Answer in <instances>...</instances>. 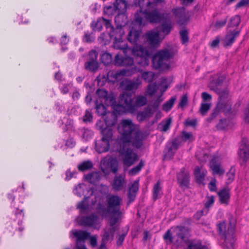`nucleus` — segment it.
Returning <instances> with one entry per match:
<instances>
[{
  "label": "nucleus",
  "mask_w": 249,
  "mask_h": 249,
  "mask_svg": "<svg viewBox=\"0 0 249 249\" xmlns=\"http://www.w3.org/2000/svg\"><path fill=\"white\" fill-rule=\"evenodd\" d=\"M172 122V119L169 118L165 121H162L159 124L160 126V129L161 131L166 132L170 127Z\"/></svg>",
  "instance_id": "obj_45"
},
{
  "label": "nucleus",
  "mask_w": 249,
  "mask_h": 249,
  "mask_svg": "<svg viewBox=\"0 0 249 249\" xmlns=\"http://www.w3.org/2000/svg\"><path fill=\"white\" fill-rule=\"evenodd\" d=\"M172 11L178 24L182 25L186 23L187 19L184 8H177L173 9Z\"/></svg>",
  "instance_id": "obj_19"
},
{
  "label": "nucleus",
  "mask_w": 249,
  "mask_h": 249,
  "mask_svg": "<svg viewBox=\"0 0 249 249\" xmlns=\"http://www.w3.org/2000/svg\"><path fill=\"white\" fill-rule=\"evenodd\" d=\"M79 131L81 133L82 138L86 140L91 138L93 134V132L91 130L85 127L81 128L79 129Z\"/></svg>",
  "instance_id": "obj_44"
},
{
  "label": "nucleus",
  "mask_w": 249,
  "mask_h": 249,
  "mask_svg": "<svg viewBox=\"0 0 249 249\" xmlns=\"http://www.w3.org/2000/svg\"><path fill=\"white\" fill-rule=\"evenodd\" d=\"M229 227L227 229L225 221L221 222L216 225L217 231L221 239H224L223 248L224 249H233L234 243V228L236 221L232 216L229 218Z\"/></svg>",
  "instance_id": "obj_3"
},
{
  "label": "nucleus",
  "mask_w": 249,
  "mask_h": 249,
  "mask_svg": "<svg viewBox=\"0 0 249 249\" xmlns=\"http://www.w3.org/2000/svg\"><path fill=\"white\" fill-rule=\"evenodd\" d=\"M181 139L184 142L187 141H193L194 140L193 134L191 132H187L185 131L182 132Z\"/></svg>",
  "instance_id": "obj_57"
},
{
  "label": "nucleus",
  "mask_w": 249,
  "mask_h": 249,
  "mask_svg": "<svg viewBox=\"0 0 249 249\" xmlns=\"http://www.w3.org/2000/svg\"><path fill=\"white\" fill-rule=\"evenodd\" d=\"M126 180L124 174L115 176L111 182L112 189L115 191L122 190L125 186Z\"/></svg>",
  "instance_id": "obj_17"
},
{
  "label": "nucleus",
  "mask_w": 249,
  "mask_h": 249,
  "mask_svg": "<svg viewBox=\"0 0 249 249\" xmlns=\"http://www.w3.org/2000/svg\"><path fill=\"white\" fill-rule=\"evenodd\" d=\"M96 109L99 115L105 116L107 113L106 107L103 104H96Z\"/></svg>",
  "instance_id": "obj_55"
},
{
  "label": "nucleus",
  "mask_w": 249,
  "mask_h": 249,
  "mask_svg": "<svg viewBox=\"0 0 249 249\" xmlns=\"http://www.w3.org/2000/svg\"><path fill=\"white\" fill-rule=\"evenodd\" d=\"M105 116L104 120L106 126L111 127L116 124L117 116L114 112H108Z\"/></svg>",
  "instance_id": "obj_30"
},
{
  "label": "nucleus",
  "mask_w": 249,
  "mask_h": 249,
  "mask_svg": "<svg viewBox=\"0 0 249 249\" xmlns=\"http://www.w3.org/2000/svg\"><path fill=\"white\" fill-rule=\"evenodd\" d=\"M173 52L168 49L158 51L152 57V65L155 70H165L170 68V60L173 58Z\"/></svg>",
  "instance_id": "obj_4"
},
{
  "label": "nucleus",
  "mask_w": 249,
  "mask_h": 249,
  "mask_svg": "<svg viewBox=\"0 0 249 249\" xmlns=\"http://www.w3.org/2000/svg\"><path fill=\"white\" fill-rule=\"evenodd\" d=\"M98 219V217L94 214H91L89 216L82 217L79 220V224L85 227H91L94 225Z\"/></svg>",
  "instance_id": "obj_20"
},
{
  "label": "nucleus",
  "mask_w": 249,
  "mask_h": 249,
  "mask_svg": "<svg viewBox=\"0 0 249 249\" xmlns=\"http://www.w3.org/2000/svg\"><path fill=\"white\" fill-rule=\"evenodd\" d=\"M142 16L146 21L152 23H160L169 18L168 14L160 13L155 6H152L151 8L145 9Z\"/></svg>",
  "instance_id": "obj_7"
},
{
  "label": "nucleus",
  "mask_w": 249,
  "mask_h": 249,
  "mask_svg": "<svg viewBox=\"0 0 249 249\" xmlns=\"http://www.w3.org/2000/svg\"><path fill=\"white\" fill-rule=\"evenodd\" d=\"M93 164L90 160H88L82 162L78 164L77 168L80 172H85L86 171L92 169Z\"/></svg>",
  "instance_id": "obj_38"
},
{
  "label": "nucleus",
  "mask_w": 249,
  "mask_h": 249,
  "mask_svg": "<svg viewBox=\"0 0 249 249\" xmlns=\"http://www.w3.org/2000/svg\"><path fill=\"white\" fill-rule=\"evenodd\" d=\"M133 63L134 60L132 58L128 56L124 57L122 66H131L133 65Z\"/></svg>",
  "instance_id": "obj_63"
},
{
  "label": "nucleus",
  "mask_w": 249,
  "mask_h": 249,
  "mask_svg": "<svg viewBox=\"0 0 249 249\" xmlns=\"http://www.w3.org/2000/svg\"><path fill=\"white\" fill-rule=\"evenodd\" d=\"M240 23V17L238 15L231 18L229 23L228 24V28L237 27Z\"/></svg>",
  "instance_id": "obj_46"
},
{
  "label": "nucleus",
  "mask_w": 249,
  "mask_h": 249,
  "mask_svg": "<svg viewBox=\"0 0 249 249\" xmlns=\"http://www.w3.org/2000/svg\"><path fill=\"white\" fill-rule=\"evenodd\" d=\"M107 143L106 142H105L104 141L102 140V139H101L98 143H96L95 144V148H96V150L97 151L98 153H104V152H107L109 148V142H108V147H107V149L104 151H100V148H104V147L105 146V144Z\"/></svg>",
  "instance_id": "obj_51"
},
{
  "label": "nucleus",
  "mask_w": 249,
  "mask_h": 249,
  "mask_svg": "<svg viewBox=\"0 0 249 249\" xmlns=\"http://www.w3.org/2000/svg\"><path fill=\"white\" fill-rule=\"evenodd\" d=\"M155 76V73L152 71H145L142 73V77L147 82H151Z\"/></svg>",
  "instance_id": "obj_49"
},
{
  "label": "nucleus",
  "mask_w": 249,
  "mask_h": 249,
  "mask_svg": "<svg viewBox=\"0 0 249 249\" xmlns=\"http://www.w3.org/2000/svg\"><path fill=\"white\" fill-rule=\"evenodd\" d=\"M100 19L102 20V22L106 26L107 29L108 30V32L109 33V31H111V30H112V29L114 28L111 25V20L109 19H106L103 17L100 18Z\"/></svg>",
  "instance_id": "obj_64"
},
{
  "label": "nucleus",
  "mask_w": 249,
  "mask_h": 249,
  "mask_svg": "<svg viewBox=\"0 0 249 249\" xmlns=\"http://www.w3.org/2000/svg\"><path fill=\"white\" fill-rule=\"evenodd\" d=\"M85 180L90 184L97 185L102 176L99 172H92L85 175Z\"/></svg>",
  "instance_id": "obj_24"
},
{
  "label": "nucleus",
  "mask_w": 249,
  "mask_h": 249,
  "mask_svg": "<svg viewBox=\"0 0 249 249\" xmlns=\"http://www.w3.org/2000/svg\"><path fill=\"white\" fill-rule=\"evenodd\" d=\"M152 110L150 108H146L143 111L137 114V118L139 122H141L145 120L148 119L152 115Z\"/></svg>",
  "instance_id": "obj_37"
},
{
  "label": "nucleus",
  "mask_w": 249,
  "mask_h": 249,
  "mask_svg": "<svg viewBox=\"0 0 249 249\" xmlns=\"http://www.w3.org/2000/svg\"><path fill=\"white\" fill-rule=\"evenodd\" d=\"M163 239L166 242H169L170 243H172L176 241L175 235L172 236L170 230H168L163 235Z\"/></svg>",
  "instance_id": "obj_53"
},
{
  "label": "nucleus",
  "mask_w": 249,
  "mask_h": 249,
  "mask_svg": "<svg viewBox=\"0 0 249 249\" xmlns=\"http://www.w3.org/2000/svg\"><path fill=\"white\" fill-rule=\"evenodd\" d=\"M177 179L180 187L188 188L190 182V174L188 170L185 168H182L177 174Z\"/></svg>",
  "instance_id": "obj_14"
},
{
  "label": "nucleus",
  "mask_w": 249,
  "mask_h": 249,
  "mask_svg": "<svg viewBox=\"0 0 249 249\" xmlns=\"http://www.w3.org/2000/svg\"><path fill=\"white\" fill-rule=\"evenodd\" d=\"M105 104L107 106H111L114 108L116 107V98L112 93L108 94L104 100Z\"/></svg>",
  "instance_id": "obj_41"
},
{
  "label": "nucleus",
  "mask_w": 249,
  "mask_h": 249,
  "mask_svg": "<svg viewBox=\"0 0 249 249\" xmlns=\"http://www.w3.org/2000/svg\"><path fill=\"white\" fill-rule=\"evenodd\" d=\"M157 89V86L155 83L149 84L147 89V94L152 96L154 94Z\"/></svg>",
  "instance_id": "obj_61"
},
{
  "label": "nucleus",
  "mask_w": 249,
  "mask_h": 249,
  "mask_svg": "<svg viewBox=\"0 0 249 249\" xmlns=\"http://www.w3.org/2000/svg\"><path fill=\"white\" fill-rule=\"evenodd\" d=\"M180 144V141L178 139H175L170 143L167 145L168 154L173 156Z\"/></svg>",
  "instance_id": "obj_32"
},
{
  "label": "nucleus",
  "mask_w": 249,
  "mask_h": 249,
  "mask_svg": "<svg viewBox=\"0 0 249 249\" xmlns=\"http://www.w3.org/2000/svg\"><path fill=\"white\" fill-rule=\"evenodd\" d=\"M139 190L138 181H135L129 188L128 192V203H132L136 198V194Z\"/></svg>",
  "instance_id": "obj_27"
},
{
  "label": "nucleus",
  "mask_w": 249,
  "mask_h": 249,
  "mask_svg": "<svg viewBox=\"0 0 249 249\" xmlns=\"http://www.w3.org/2000/svg\"><path fill=\"white\" fill-rule=\"evenodd\" d=\"M175 100L176 98L175 97H171L169 100L163 105V110L167 112L169 111L172 108Z\"/></svg>",
  "instance_id": "obj_50"
},
{
  "label": "nucleus",
  "mask_w": 249,
  "mask_h": 249,
  "mask_svg": "<svg viewBox=\"0 0 249 249\" xmlns=\"http://www.w3.org/2000/svg\"><path fill=\"white\" fill-rule=\"evenodd\" d=\"M138 6L140 8L139 11H137L134 15V22L139 26L142 24L143 17L142 15L144 10L147 8H150L152 6H155V4L151 2L149 0H140L138 3Z\"/></svg>",
  "instance_id": "obj_9"
},
{
  "label": "nucleus",
  "mask_w": 249,
  "mask_h": 249,
  "mask_svg": "<svg viewBox=\"0 0 249 249\" xmlns=\"http://www.w3.org/2000/svg\"><path fill=\"white\" fill-rule=\"evenodd\" d=\"M219 95V101L216 105L217 108L223 109V112L226 114H234L240 106V102L236 103L234 107L232 108L231 103L229 98V91L227 88L223 89L219 93H216Z\"/></svg>",
  "instance_id": "obj_5"
},
{
  "label": "nucleus",
  "mask_w": 249,
  "mask_h": 249,
  "mask_svg": "<svg viewBox=\"0 0 249 249\" xmlns=\"http://www.w3.org/2000/svg\"><path fill=\"white\" fill-rule=\"evenodd\" d=\"M240 30H229L227 34L222 41L224 47L231 46L234 42L235 38L239 36Z\"/></svg>",
  "instance_id": "obj_18"
},
{
  "label": "nucleus",
  "mask_w": 249,
  "mask_h": 249,
  "mask_svg": "<svg viewBox=\"0 0 249 249\" xmlns=\"http://www.w3.org/2000/svg\"><path fill=\"white\" fill-rule=\"evenodd\" d=\"M161 190V187L160 181H158L154 185L153 188V199L154 201L160 197V192Z\"/></svg>",
  "instance_id": "obj_40"
},
{
  "label": "nucleus",
  "mask_w": 249,
  "mask_h": 249,
  "mask_svg": "<svg viewBox=\"0 0 249 249\" xmlns=\"http://www.w3.org/2000/svg\"><path fill=\"white\" fill-rule=\"evenodd\" d=\"M132 93L124 92L119 97L118 104L116 106V110L119 113L124 112H134V100Z\"/></svg>",
  "instance_id": "obj_6"
},
{
  "label": "nucleus",
  "mask_w": 249,
  "mask_h": 249,
  "mask_svg": "<svg viewBox=\"0 0 249 249\" xmlns=\"http://www.w3.org/2000/svg\"><path fill=\"white\" fill-rule=\"evenodd\" d=\"M181 41L183 44H185L189 41L188 33L185 29L181 30L179 32Z\"/></svg>",
  "instance_id": "obj_54"
},
{
  "label": "nucleus",
  "mask_w": 249,
  "mask_h": 249,
  "mask_svg": "<svg viewBox=\"0 0 249 249\" xmlns=\"http://www.w3.org/2000/svg\"><path fill=\"white\" fill-rule=\"evenodd\" d=\"M101 121L97 123L96 125L99 127V129L101 131V133L102 135V138L101 139L106 142L107 143L105 144V146L104 148H100V151H104L107 149L108 142H110L112 141V138L113 136L112 130L111 127L106 126L103 128L102 125H101Z\"/></svg>",
  "instance_id": "obj_12"
},
{
  "label": "nucleus",
  "mask_w": 249,
  "mask_h": 249,
  "mask_svg": "<svg viewBox=\"0 0 249 249\" xmlns=\"http://www.w3.org/2000/svg\"><path fill=\"white\" fill-rule=\"evenodd\" d=\"M159 32L151 31L146 34L147 41L152 47L155 46L159 43Z\"/></svg>",
  "instance_id": "obj_22"
},
{
  "label": "nucleus",
  "mask_w": 249,
  "mask_h": 249,
  "mask_svg": "<svg viewBox=\"0 0 249 249\" xmlns=\"http://www.w3.org/2000/svg\"><path fill=\"white\" fill-rule=\"evenodd\" d=\"M72 232L74 236L76 238V245H81L80 242H84L85 240L89 238L90 236L89 232L83 230H74Z\"/></svg>",
  "instance_id": "obj_23"
},
{
  "label": "nucleus",
  "mask_w": 249,
  "mask_h": 249,
  "mask_svg": "<svg viewBox=\"0 0 249 249\" xmlns=\"http://www.w3.org/2000/svg\"><path fill=\"white\" fill-rule=\"evenodd\" d=\"M113 4L117 13L126 12L127 7L130 6L124 0H115Z\"/></svg>",
  "instance_id": "obj_31"
},
{
  "label": "nucleus",
  "mask_w": 249,
  "mask_h": 249,
  "mask_svg": "<svg viewBox=\"0 0 249 249\" xmlns=\"http://www.w3.org/2000/svg\"><path fill=\"white\" fill-rule=\"evenodd\" d=\"M230 189L228 187H225L217 193L219 198V201L221 204L228 205L230 198Z\"/></svg>",
  "instance_id": "obj_25"
},
{
  "label": "nucleus",
  "mask_w": 249,
  "mask_h": 249,
  "mask_svg": "<svg viewBox=\"0 0 249 249\" xmlns=\"http://www.w3.org/2000/svg\"><path fill=\"white\" fill-rule=\"evenodd\" d=\"M141 33L139 30L132 29L128 33L127 39L131 43L135 45L130 49L132 55L136 57L137 63L142 66L145 67L149 64L150 53L146 48L137 45Z\"/></svg>",
  "instance_id": "obj_1"
},
{
  "label": "nucleus",
  "mask_w": 249,
  "mask_h": 249,
  "mask_svg": "<svg viewBox=\"0 0 249 249\" xmlns=\"http://www.w3.org/2000/svg\"><path fill=\"white\" fill-rule=\"evenodd\" d=\"M101 60L105 65H108L112 61V57L110 53L105 52L101 55Z\"/></svg>",
  "instance_id": "obj_42"
},
{
  "label": "nucleus",
  "mask_w": 249,
  "mask_h": 249,
  "mask_svg": "<svg viewBox=\"0 0 249 249\" xmlns=\"http://www.w3.org/2000/svg\"><path fill=\"white\" fill-rule=\"evenodd\" d=\"M96 93L99 98L104 100L105 99L108 94L107 90L105 89H98L96 91Z\"/></svg>",
  "instance_id": "obj_62"
},
{
  "label": "nucleus",
  "mask_w": 249,
  "mask_h": 249,
  "mask_svg": "<svg viewBox=\"0 0 249 249\" xmlns=\"http://www.w3.org/2000/svg\"><path fill=\"white\" fill-rule=\"evenodd\" d=\"M124 34V31L121 27L117 25L116 28H113L111 31H109L108 35L110 38H113L114 40H121L122 36Z\"/></svg>",
  "instance_id": "obj_29"
},
{
  "label": "nucleus",
  "mask_w": 249,
  "mask_h": 249,
  "mask_svg": "<svg viewBox=\"0 0 249 249\" xmlns=\"http://www.w3.org/2000/svg\"><path fill=\"white\" fill-rule=\"evenodd\" d=\"M171 29L172 24L170 21L163 23L161 26V32L166 35L170 33Z\"/></svg>",
  "instance_id": "obj_47"
},
{
  "label": "nucleus",
  "mask_w": 249,
  "mask_h": 249,
  "mask_svg": "<svg viewBox=\"0 0 249 249\" xmlns=\"http://www.w3.org/2000/svg\"><path fill=\"white\" fill-rule=\"evenodd\" d=\"M186 249H207L202 245L200 240L191 239L186 242Z\"/></svg>",
  "instance_id": "obj_35"
},
{
  "label": "nucleus",
  "mask_w": 249,
  "mask_h": 249,
  "mask_svg": "<svg viewBox=\"0 0 249 249\" xmlns=\"http://www.w3.org/2000/svg\"><path fill=\"white\" fill-rule=\"evenodd\" d=\"M224 80L225 78L222 76H219L217 79L213 80L210 84L209 88L210 89L215 93H219L220 91L225 88L222 85Z\"/></svg>",
  "instance_id": "obj_21"
},
{
  "label": "nucleus",
  "mask_w": 249,
  "mask_h": 249,
  "mask_svg": "<svg viewBox=\"0 0 249 249\" xmlns=\"http://www.w3.org/2000/svg\"><path fill=\"white\" fill-rule=\"evenodd\" d=\"M115 231L114 228H109L105 230L104 233L102 236V242L107 244L112 241Z\"/></svg>",
  "instance_id": "obj_28"
},
{
  "label": "nucleus",
  "mask_w": 249,
  "mask_h": 249,
  "mask_svg": "<svg viewBox=\"0 0 249 249\" xmlns=\"http://www.w3.org/2000/svg\"><path fill=\"white\" fill-rule=\"evenodd\" d=\"M141 84V81L139 78H137L136 80L126 82L124 85V89L125 90L131 91L137 89Z\"/></svg>",
  "instance_id": "obj_36"
},
{
  "label": "nucleus",
  "mask_w": 249,
  "mask_h": 249,
  "mask_svg": "<svg viewBox=\"0 0 249 249\" xmlns=\"http://www.w3.org/2000/svg\"><path fill=\"white\" fill-rule=\"evenodd\" d=\"M89 197H85L83 200L79 202L77 205V208L82 211H86L88 209L89 206L85 204L86 200L88 199Z\"/></svg>",
  "instance_id": "obj_60"
},
{
  "label": "nucleus",
  "mask_w": 249,
  "mask_h": 249,
  "mask_svg": "<svg viewBox=\"0 0 249 249\" xmlns=\"http://www.w3.org/2000/svg\"><path fill=\"white\" fill-rule=\"evenodd\" d=\"M228 177L226 184H229L231 183L234 179L235 178V169L231 167L228 173H227Z\"/></svg>",
  "instance_id": "obj_56"
},
{
  "label": "nucleus",
  "mask_w": 249,
  "mask_h": 249,
  "mask_svg": "<svg viewBox=\"0 0 249 249\" xmlns=\"http://www.w3.org/2000/svg\"><path fill=\"white\" fill-rule=\"evenodd\" d=\"M210 108V104L208 103H202L199 108V112L203 116L205 115Z\"/></svg>",
  "instance_id": "obj_59"
},
{
  "label": "nucleus",
  "mask_w": 249,
  "mask_h": 249,
  "mask_svg": "<svg viewBox=\"0 0 249 249\" xmlns=\"http://www.w3.org/2000/svg\"><path fill=\"white\" fill-rule=\"evenodd\" d=\"M238 154L244 161H246L249 158V144L247 138H242L239 144Z\"/></svg>",
  "instance_id": "obj_16"
},
{
  "label": "nucleus",
  "mask_w": 249,
  "mask_h": 249,
  "mask_svg": "<svg viewBox=\"0 0 249 249\" xmlns=\"http://www.w3.org/2000/svg\"><path fill=\"white\" fill-rule=\"evenodd\" d=\"M147 103L146 97L143 96H138L136 97L135 101L134 100V112L136 110L137 107L144 106Z\"/></svg>",
  "instance_id": "obj_39"
},
{
  "label": "nucleus",
  "mask_w": 249,
  "mask_h": 249,
  "mask_svg": "<svg viewBox=\"0 0 249 249\" xmlns=\"http://www.w3.org/2000/svg\"><path fill=\"white\" fill-rule=\"evenodd\" d=\"M190 231L188 227L184 226H178L175 227L174 233L176 237V242L177 243L181 244L184 240L185 236H187Z\"/></svg>",
  "instance_id": "obj_15"
},
{
  "label": "nucleus",
  "mask_w": 249,
  "mask_h": 249,
  "mask_svg": "<svg viewBox=\"0 0 249 249\" xmlns=\"http://www.w3.org/2000/svg\"><path fill=\"white\" fill-rule=\"evenodd\" d=\"M220 111H223V109L217 108V106H216L213 113L207 119V122L211 123L214 118H215Z\"/></svg>",
  "instance_id": "obj_58"
},
{
  "label": "nucleus",
  "mask_w": 249,
  "mask_h": 249,
  "mask_svg": "<svg viewBox=\"0 0 249 249\" xmlns=\"http://www.w3.org/2000/svg\"><path fill=\"white\" fill-rule=\"evenodd\" d=\"M129 141L130 144H129V147H131L132 145L133 147L136 148H140L143 144L142 141L144 140L143 134L139 131H135L132 136L125 137L123 138V143L125 140H127Z\"/></svg>",
  "instance_id": "obj_11"
},
{
  "label": "nucleus",
  "mask_w": 249,
  "mask_h": 249,
  "mask_svg": "<svg viewBox=\"0 0 249 249\" xmlns=\"http://www.w3.org/2000/svg\"><path fill=\"white\" fill-rule=\"evenodd\" d=\"M98 54L95 50H92L89 52L88 61L84 64L86 70L92 72H95L98 70L100 64L97 60Z\"/></svg>",
  "instance_id": "obj_10"
},
{
  "label": "nucleus",
  "mask_w": 249,
  "mask_h": 249,
  "mask_svg": "<svg viewBox=\"0 0 249 249\" xmlns=\"http://www.w3.org/2000/svg\"><path fill=\"white\" fill-rule=\"evenodd\" d=\"M211 168L213 171V174L221 176L225 173L224 169L221 167V163L216 162L215 159H213L211 161Z\"/></svg>",
  "instance_id": "obj_34"
},
{
  "label": "nucleus",
  "mask_w": 249,
  "mask_h": 249,
  "mask_svg": "<svg viewBox=\"0 0 249 249\" xmlns=\"http://www.w3.org/2000/svg\"><path fill=\"white\" fill-rule=\"evenodd\" d=\"M130 142L127 140H125L120 146L121 154L124 156L123 162L127 166H130L138 160V157L136 153H134L131 147H129Z\"/></svg>",
  "instance_id": "obj_8"
},
{
  "label": "nucleus",
  "mask_w": 249,
  "mask_h": 249,
  "mask_svg": "<svg viewBox=\"0 0 249 249\" xmlns=\"http://www.w3.org/2000/svg\"><path fill=\"white\" fill-rule=\"evenodd\" d=\"M126 12L117 13L115 17V22L120 27L125 26L128 22Z\"/></svg>",
  "instance_id": "obj_33"
},
{
  "label": "nucleus",
  "mask_w": 249,
  "mask_h": 249,
  "mask_svg": "<svg viewBox=\"0 0 249 249\" xmlns=\"http://www.w3.org/2000/svg\"><path fill=\"white\" fill-rule=\"evenodd\" d=\"M102 20L100 19V18H98L96 21H93L90 24V27L92 30L94 32L101 31L102 29Z\"/></svg>",
  "instance_id": "obj_43"
},
{
  "label": "nucleus",
  "mask_w": 249,
  "mask_h": 249,
  "mask_svg": "<svg viewBox=\"0 0 249 249\" xmlns=\"http://www.w3.org/2000/svg\"><path fill=\"white\" fill-rule=\"evenodd\" d=\"M144 166L143 161L141 160L138 165L132 168L129 172V174L131 175H134L138 173Z\"/></svg>",
  "instance_id": "obj_52"
},
{
  "label": "nucleus",
  "mask_w": 249,
  "mask_h": 249,
  "mask_svg": "<svg viewBox=\"0 0 249 249\" xmlns=\"http://www.w3.org/2000/svg\"><path fill=\"white\" fill-rule=\"evenodd\" d=\"M104 13L108 16H112L116 13L117 14L114 5L113 6L107 5L105 6L104 7Z\"/></svg>",
  "instance_id": "obj_48"
},
{
  "label": "nucleus",
  "mask_w": 249,
  "mask_h": 249,
  "mask_svg": "<svg viewBox=\"0 0 249 249\" xmlns=\"http://www.w3.org/2000/svg\"><path fill=\"white\" fill-rule=\"evenodd\" d=\"M135 128V125L131 120H123L122 121L121 127L119 128V131L122 134V142L123 138L125 137H130Z\"/></svg>",
  "instance_id": "obj_13"
},
{
  "label": "nucleus",
  "mask_w": 249,
  "mask_h": 249,
  "mask_svg": "<svg viewBox=\"0 0 249 249\" xmlns=\"http://www.w3.org/2000/svg\"><path fill=\"white\" fill-rule=\"evenodd\" d=\"M207 171L202 170L199 166H196L194 170V175L196 178V181L199 184H204L203 182L205 180V177Z\"/></svg>",
  "instance_id": "obj_26"
},
{
  "label": "nucleus",
  "mask_w": 249,
  "mask_h": 249,
  "mask_svg": "<svg viewBox=\"0 0 249 249\" xmlns=\"http://www.w3.org/2000/svg\"><path fill=\"white\" fill-rule=\"evenodd\" d=\"M107 207L99 203L96 210L102 216H107L109 214L112 215H120L121 214V206L122 198L117 195L110 194L106 197Z\"/></svg>",
  "instance_id": "obj_2"
}]
</instances>
